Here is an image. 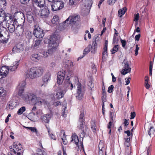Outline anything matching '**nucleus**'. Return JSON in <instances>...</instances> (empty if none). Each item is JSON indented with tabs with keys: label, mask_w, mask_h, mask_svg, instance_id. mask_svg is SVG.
<instances>
[{
	"label": "nucleus",
	"mask_w": 155,
	"mask_h": 155,
	"mask_svg": "<svg viewBox=\"0 0 155 155\" xmlns=\"http://www.w3.org/2000/svg\"><path fill=\"white\" fill-rule=\"evenodd\" d=\"M41 98L39 97H38L36 95V98L34 100V101L32 103H35V105H38V102H39V100H40Z\"/></svg>",
	"instance_id": "obj_55"
},
{
	"label": "nucleus",
	"mask_w": 155,
	"mask_h": 155,
	"mask_svg": "<svg viewBox=\"0 0 155 155\" xmlns=\"http://www.w3.org/2000/svg\"><path fill=\"white\" fill-rule=\"evenodd\" d=\"M68 64H66V65H67L68 66L72 67L73 66V62L71 61H70L69 60L67 61ZM67 62H66L67 63Z\"/></svg>",
	"instance_id": "obj_62"
},
{
	"label": "nucleus",
	"mask_w": 155,
	"mask_h": 155,
	"mask_svg": "<svg viewBox=\"0 0 155 155\" xmlns=\"http://www.w3.org/2000/svg\"><path fill=\"white\" fill-rule=\"evenodd\" d=\"M65 78L64 71H62L58 72V73L57 78V84L59 85L62 84L64 80H65Z\"/></svg>",
	"instance_id": "obj_15"
},
{
	"label": "nucleus",
	"mask_w": 155,
	"mask_h": 155,
	"mask_svg": "<svg viewBox=\"0 0 155 155\" xmlns=\"http://www.w3.org/2000/svg\"><path fill=\"white\" fill-rule=\"evenodd\" d=\"M6 91L2 87H0V95L3 97L6 95Z\"/></svg>",
	"instance_id": "obj_47"
},
{
	"label": "nucleus",
	"mask_w": 155,
	"mask_h": 155,
	"mask_svg": "<svg viewBox=\"0 0 155 155\" xmlns=\"http://www.w3.org/2000/svg\"><path fill=\"white\" fill-rule=\"evenodd\" d=\"M33 34L35 37L39 38H43L44 35L43 30L37 25H34Z\"/></svg>",
	"instance_id": "obj_9"
},
{
	"label": "nucleus",
	"mask_w": 155,
	"mask_h": 155,
	"mask_svg": "<svg viewBox=\"0 0 155 155\" xmlns=\"http://www.w3.org/2000/svg\"><path fill=\"white\" fill-rule=\"evenodd\" d=\"M21 17V18L23 20V23H24L25 22V17L24 13L21 12H15L14 15L13 17V20L12 17L10 16L8 17V18L10 20H12L13 24H14L15 23L16 25L17 24L18 22L17 20L19 19Z\"/></svg>",
	"instance_id": "obj_8"
},
{
	"label": "nucleus",
	"mask_w": 155,
	"mask_h": 155,
	"mask_svg": "<svg viewBox=\"0 0 155 155\" xmlns=\"http://www.w3.org/2000/svg\"><path fill=\"white\" fill-rule=\"evenodd\" d=\"M107 50H105V49H104V51L102 53V60L104 61L105 59L107 57Z\"/></svg>",
	"instance_id": "obj_43"
},
{
	"label": "nucleus",
	"mask_w": 155,
	"mask_h": 155,
	"mask_svg": "<svg viewBox=\"0 0 155 155\" xmlns=\"http://www.w3.org/2000/svg\"><path fill=\"white\" fill-rule=\"evenodd\" d=\"M8 15L4 10L0 11V25H3L4 23H6L7 21H8Z\"/></svg>",
	"instance_id": "obj_13"
},
{
	"label": "nucleus",
	"mask_w": 155,
	"mask_h": 155,
	"mask_svg": "<svg viewBox=\"0 0 155 155\" xmlns=\"http://www.w3.org/2000/svg\"><path fill=\"white\" fill-rule=\"evenodd\" d=\"M84 116V112L82 111L79 116V121L77 127L78 128L81 130L80 137L82 138L84 137L85 134V131L84 130L85 120Z\"/></svg>",
	"instance_id": "obj_5"
},
{
	"label": "nucleus",
	"mask_w": 155,
	"mask_h": 155,
	"mask_svg": "<svg viewBox=\"0 0 155 155\" xmlns=\"http://www.w3.org/2000/svg\"><path fill=\"white\" fill-rule=\"evenodd\" d=\"M61 137L63 141V143L66 145L67 143V141L66 140V137L65 135V132L63 130H61Z\"/></svg>",
	"instance_id": "obj_27"
},
{
	"label": "nucleus",
	"mask_w": 155,
	"mask_h": 155,
	"mask_svg": "<svg viewBox=\"0 0 155 155\" xmlns=\"http://www.w3.org/2000/svg\"><path fill=\"white\" fill-rule=\"evenodd\" d=\"M71 141H73L77 146H79V141L78 136L75 134H73L71 137Z\"/></svg>",
	"instance_id": "obj_26"
},
{
	"label": "nucleus",
	"mask_w": 155,
	"mask_h": 155,
	"mask_svg": "<svg viewBox=\"0 0 155 155\" xmlns=\"http://www.w3.org/2000/svg\"><path fill=\"white\" fill-rule=\"evenodd\" d=\"M127 10L126 7H124L122 9H120L118 11V16L119 17H121L124 15Z\"/></svg>",
	"instance_id": "obj_34"
},
{
	"label": "nucleus",
	"mask_w": 155,
	"mask_h": 155,
	"mask_svg": "<svg viewBox=\"0 0 155 155\" xmlns=\"http://www.w3.org/2000/svg\"><path fill=\"white\" fill-rule=\"evenodd\" d=\"M120 42L122 45V46L123 48H125L126 44V41L125 40H124L122 39H120Z\"/></svg>",
	"instance_id": "obj_53"
},
{
	"label": "nucleus",
	"mask_w": 155,
	"mask_h": 155,
	"mask_svg": "<svg viewBox=\"0 0 155 155\" xmlns=\"http://www.w3.org/2000/svg\"><path fill=\"white\" fill-rule=\"evenodd\" d=\"M99 41V38L97 36L95 39H93V43L90 49L91 53L93 54H95L97 51V44Z\"/></svg>",
	"instance_id": "obj_12"
},
{
	"label": "nucleus",
	"mask_w": 155,
	"mask_h": 155,
	"mask_svg": "<svg viewBox=\"0 0 155 155\" xmlns=\"http://www.w3.org/2000/svg\"><path fill=\"white\" fill-rule=\"evenodd\" d=\"M32 33L30 31H25V36L28 39H29L31 38Z\"/></svg>",
	"instance_id": "obj_40"
},
{
	"label": "nucleus",
	"mask_w": 155,
	"mask_h": 155,
	"mask_svg": "<svg viewBox=\"0 0 155 155\" xmlns=\"http://www.w3.org/2000/svg\"><path fill=\"white\" fill-rule=\"evenodd\" d=\"M114 111L112 110L110 112V120L113 121L114 120L115 117H114Z\"/></svg>",
	"instance_id": "obj_48"
},
{
	"label": "nucleus",
	"mask_w": 155,
	"mask_h": 155,
	"mask_svg": "<svg viewBox=\"0 0 155 155\" xmlns=\"http://www.w3.org/2000/svg\"><path fill=\"white\" fill-rule=\"evenodd\" d=\"M49 11L48 7L45 6L44 8L41 10L40 13L41 18H46L48 17L49 14Z\"/></svg>",
	"instance_id": "obj_16"
},
{
	"label": "nucleus",
	"mask_w": 155,
	"mask_h": 155,
	"mask_svg": "<svg viewBox=\"0 0 155 155\" xmlns=\"http://www.w3.org/2000/svg\"><path fill=\"white\" fill-rule=\"evenodd\" d=\"M38 95L40 97H43L45 95V93L41 90H39L38 92Z\"/></svg>",
	"instance_id": "obj_58"
},
{
	"label": "nucleus",
	"mask_w": 155,
	"mask_h": 155,
	"mask_svg": "<svg viewBox=\"0 0 155 155\" xmlns=\"http://www.w3.org/2000/svg\"><path fill=\"white\" fill-rule=\"evenodd\" d=\"M139 49V47H138V45H136V49L135 50V55L136 56L138 54V51Z\"/></svg>",
	"instance_id": "obj_61"
},
{
	"label": "nucleus",
	"mask_w": 155,
	"mask_h": 155,
	"mask_svg": "<svg viewBox=\"0 0 155 155\" xmlns=\"http://www.w3.org/2000/svg\"><path fill=\"white\" fill-rule=\"evenodd\" d=\"M19 65L18 62L15 61L13 63V65L11 66L8 67V71H15L18 68V67Z\"/></svg>",
	"instance_id": "obj_23"
},
{
	"label": "nucleus",
	"mask_w": 155,
	"mask_h": 155,
	"mask_svg": "<svg viewBox=\"0 0 155 155\" xmlns=\"http://www.w3.org/2000/svg\"><path fill=\"white\" fill-rule=\"evenodd\" d=\"M33 6V4L27 5L25 8V11L27 12H31V11L32 10Z\"/></svg>",
	"instance_id": "obj_45"
},
{
	"label": "nucleus",
	"mask_w": 155,
	"mask_h": 155,
	"mask_svg": "<svg viewBox=\"0 0 155 155\" xmlns=\"http://www.w3.org/2000/svg\"><path fill=\"white\" fill-rule=\"evenodd\" d=\"M139 18V14L137 13L134 15V21H138Z\"/></svg>",
	"instance_id": "obj_59"
},
{
	"label": "nucleus",
	"mask_w": 155,
	"mask_h": 155,
	"mask_svg": "<svg viewBox=\"0 0 155 155\" xmlns=\"http://www.w3.org/2000/svg\"><path fill=\"white\" fill-rule=\"evenodd\" d=\"M48 132L49 134V136L50 138L51 139L54 140H56L57 138L53 134L50 133V130H48Z\"/></svg>",
	"instance_id": "obj_50"
},
{
	"label": "nucleus",
	"mask_w": 155,
	"mask_h": 155,
	"mask_svg": "<svg viewBox=\"0 0 155 155\" xmlns=\"http://www.w3.org/2000/svg\"><path fill=\"white\" fill-rule=\"evenodd\" d=\"M50 118V116L48 114H46L45 116H42L41 117V120L42 122L47 123H48L49 122Z\"/></svg>",
	"instance_id": "obj_25"
},
{
	"label": "nucleus",
	"mask_w": 155,
	"mask_h": 155,
	"mask_svg": "<svg viewBox=\"0 0 155 155\" xmlns=\"http://www.w3.org/2000/svg\"><path fill=\"white\" fill-rule=\"evenodd\" d=\"M29 130L32 132H35L36 134H37L38 133V130L35 127H30Z\"/></svg>",
	"instance_id": "obj_54"
},
{
	"label": "nucleus",
	"mask_w": 155,
	"mask_h": 155,
	"mask_svg": "<svg viewBox=\"0 0 155 155\" xmlns=\"http://www.w3.org/2000/svg\"><path fill=\"white\" fill-rule=\"evenodd\" d=\"M130 143H124V145L126 147V155H131L132 151L130 146Z\"/></svg>",
	"instance_id": "obj_21"
},
{
	"label": "nucleus",
	"mask_w": 155,
	"mask_h": 155,
	"mask_svg": "<svg viewBox=\"0 0 155 155\" xmlns=\"http://www.w3.org/2000/svg\"><path fill=\"white\" fill-rule=\"evenodd\" d=\"M78 0H69V4L71 5H75Z\"/></svg>",
	"instance_id": "obj_52"
},
{
	"label": "nucleus",
	"mask_w": 155,
	"mask_h": 155,
	"mask_svg": "<svg viewBox=\"0 0 155 155\" xmlns=\"http://www.w3.org/2000/svg\"><path fill=\"white\" fill-rule=\"evenodd\" d=\"M77 89L76 97L79 100H81L83 97L85 90L84 87L82 86L81 84L79 82L77 84Z\"/></svg>",
	"instance_id": "obj_7"
},
{
	"label": "nucleus",
	"mask_w": 155,
	"mask_h": 155,
	"mask_svg": "<svg viewBox=\"0 0 155 155\" xmlns=\"http://www.w3.org/2000/svg\"><path fill=\"white\" fill-rule=\"evenodd\" d=\"M24 48V46L20 43L16 44L14 47L12 49V52L13 53L21 52Z\"/></svg>",
	"instance_id": "obj_14"
},
{
	"label": "nucleus",
	"mask_w": 155,
	"mask_h": 155,
	"mask_svg": "<svg viewBox=\"0 0 155 155\" xmlns=\"http://www.w3.org/2000/svg\"><path fill=\"white\" fill-rule=\"evenodd\" d=\"M41 41L37 39L33 43V46L34 48H37L39 47L41 43Z\"/></svg>",
	"instance_id": "obj_36"
},
{
	"label": "nucleus",
	"mask_w": 155,
	"mask_h": 155,
	"mask_svg": "<svg viewBox=\"0 0 155 155\" xmlns=\"http://www.w3.org/2000/svg\"><path fill=\"white\" fill-rule=\"evenodd\" d=\"M21 148L20 143L18 142H15L12 145L9 147V153L13 155H22L23 152L21 150Z\"/></svg>",
	"instance_id": "obj_4"
},
{
	"label": "nucleus",
	"mask_w": 155,
	"mask_h": 155,
	"mask_svg": "<svg viewBox=\"0 0 155 155\" xmlns=\"http://www.w3.org/2000/svg\"><path fill=\"white\" fill-rule=\"evenodd\" d=\"M51 22L53 24L55 25L58 24L59 22L58 17L57 15L54 16L52 19Z\"/></svg>",
	"instance_id": "obj_35"
},
{
	"label": "nucleus",
	"mask_w": 155,
	"mask_h": 155,
	"mask_svg": "<svg viewBox=\"0 0 155 155\" xmlns=\"http://www.w3.org/2000/svg\"><path fill=\"white\" fill-rule=\"evenodd\" d=\"M79 18V17L78 16H70L65 21L63 22V24H65L67 23V24L73 25L75 24L77 21H78Z\"/></svg>",
	"instance_id": "obj_11"
},
{
	"label": "nucleus",
	"mask_w": 155,
	"mask_h": 155,
	"mask_svg": "<svg viewBox=\"0 0 155 155\" xmlns=\"http://www.w3.org/2000/svg\"><path fill=\"white\" fill-rule=\"evenodd\" d=\"M35 5L39 8H43L45 4V0H34Z\"/></svg>",
	"instance_id": "obj_20"
},
{
	"label": "nucleus",
	"mask_w": 155,
	"mask_h": 155,
	"mask_svg": "<svg viewBox=\"0 0 155 155\" xmlns=\"http://www.w3.org/2000/svg\"><path fill=\"white\" fill-rule=\"evenodd\" d=\"M44 70L41 67H32L27 71L25 76L28 79H33L41 76Z\"/></svg>",
	"instance_id": "obj_3"
},
{
	"label": "nucleus",
	"mask_w": 155,
	"mask_h": 155,
	"mask_svg": "<svg viewBox=\"0 0 155 155\" xmlns=\"http://www.w3.org/2000/svg\"><path fill=\"white\" fill-rule=\"evenodd\" d=\"M65 83V84L63 87L64 89H66L67 90V88H70L71 90H72L73 88V85L71 83V82L70 80H68L67 81L64 82V83Z\"/></svg>",
	"instance_id": "obj_24"
},
{
	"label": "nucleus",
	"mask_w": 155,
	"mask_h": 155,
	"mask_svg": "<svg viewBox=\"0 0 155 155\" xmlns=\"http://www.w3.org/2000/svg\"><path fill=\"white\" fill-rule=\"evenodd\" d=\"M51 79V74L49 72L46 73L43 76L42 80L44 84L41 85V86H45L47 84L48 81Z\"/></svg>",
	"instance_id": "obj_19"
},
{
	"label": "nucleus",
	"mask_w": 155,
	"mask_h": 155,
	"mask_svg": "<svg viewBox=\"0 0 155 155\" xmlns=\"http://www.w3.org/2000/svg\"><path fill=\"white\" fill-rule=\"evenodd\" d=\"M67 91L66 89H64L63 87L61 89L60 92H57L54 97V99H59L64 97V94Z\"/></svg>",
	"instance_id": "obj_18"
},
{
	"label": "nucleus",
	"mask_w": 155,
	"mask_h": 155,
	"mask_svg": "<svg viewBox=\"0 0 155 155\" xmlns=\"http://www.w3.org/2000/svg\"><path fill=\"white\" fill-rule=\"evenodd\" d=\"M117 0H108V2L110 5H113Z\"/></svg>",
	"instance_id": "obj_63"
},
{
	"label": "nucleus",
	"mask_w": 155,
	"mask_h": 155,
	"mask_svg": "<svg viewBox=\"0 0 155 155\" xmlns=\"http://www.w3.org/2000/svg\"><path fill=\"white\" fill-rule=\"evenodd\" d=\"M5 0H0V11L4 10L6 6Z\"/></svg>",
	"instance_id": "obj_33"
},
{
	"label": "nucleus",
	"mask_w": 155,
	"mask_h": 155,
	"mask_svg": "<svg viewBox=\"0 0 155 155\" xmlns=\"http://www.w3.org/2000/svg\"><path fill=\"white\" fill-rule=\"evenodd\" d=\"M60 36L55 34L51 35L49 39L48 49L46 51H42L41 54L45 58L52 55L55 51L58 46Z\"/></svg>",
	"instance_id": "obj_1"
},
{
	"label": "nucleus",
	"mask_w": 155,
	"mask_h": 155,
	"mask_svg": "<svg viewBox=\"0 0 155 155\" xmlns=\"http://www.w3.org/2000/svg\"><path fill=\"white\" fill-rule=\"evenodd\" d=\"M119 45H115L113 48L111 50V52L112 54H114L118 51L119 49Z\"/></svg>",
	"instance_id": "obj_38"
},
{
	"label": "nucleus",
	"mask_w": 155,
	"mask_h": 155,
	"mask_svg": "<svg viewBox=\"0 0 155 155\" xmlns=\"http://www.w3.org/2000/svg\"><path fill=\"white\" fill-rule=\"evenodd\" d=\"M128 63H130V62L126 60H124L123 61L122 63L123 66V69L121 71V74L125 75L127 74L130 72L131 68L129 66Z\"/></svg>",
	"instance_id": "obj_10"
},
{
	"label": "nucleus",
	"mask_w": 155,
	"mask_h": 155,
	"mask_svg": "<svg viewBox=\"0 0 155 155\" xmlns=\"http://www.w3.org/2000/svg\"><path fill=\"white\" fill-rule=\"evenodd\" d=\"M6 26L8 27V29L10 32L11 33L15 31V28L14 24L12 23H8L6 24Z\"/></svg>",
	"instance_id": "obj_28"
},
{
	"label": "nucleus",
	"mask_w": 155,
	"mask_h": 155,
	"mask_svg": "<svg viewBox=\"0 0 155 155\" xmlns=\"http://www.w3.org/2000/svg\"><path fill=\"white\" fill-rule=\"evenodd\" d=\"M64 74H65V81L66 82L68 80H70V78L72 75V72L69 71H64Z\"/></svg>",
	"instance_id": "obj_29"
},
{
	"label": "nucleus",
	"mask_w": 155,
	"mask_h": 155,
	"mask_svg": "<svg viewBox=\"0 0 155 155\" xmlns=\"http://www.w3.org/2000/svg\"><path fill=\"white\" fill-rule=\"evenodd\" d=\"M30 0H20V2L22 4L26 5L28 3Z\"/></svg>",
	"instance_id": "obj_56"
},
{
	"label": "nucleus",
	"mask_w": 155,
	"mask_h": 155,
	"mask_svg": "<svg viewBox=\"0 0 155 155\" xmlns=\"http://www.w3.org/2000/svg\"><path fill=\"white\" fill-rule=\"evenodd\" d=\"M24 30V26L21 25H18L15 28V32L17 36H21L23 35Z\"/></svg>",
	"instance_id": "obj_17"
},
{
	"label": "nucleus",
	"mask_w": 155,
	"mask_h": 155,
	"mask_svg": "<svg viewBox=\"0 0 155 155\" xmlns=\"http://www.w3.org/2000/svg\"><path fill=\"white\" fill-rule=\"evenodd\" d=\"M51 10L53 11H56L62 9L64 5V2L62 1L54 0L50 4Z\"/></svg>",
	"instance_id": "obj_6"
},
{
	"label": "nucleus",
	"mask_w": 155,
	"mask_h": 155,
	"mask_svg": "<svg viewBox=\"0 0 155 155\" xmlns=\"http://www.w3.org/2000/svg\"><path fill=\"white\" fill-rule=\"evenodd\" d=\"M114 86L113 85H111L108 88L107 91L109 93H110L112 92L113 90L114 89Z\"/></svg>",
	"instance_id": "obj_57"
},
{
	"label": "nucleus",
	"mask_w": 155,
	"mask_h": 155,
	"mask_svg": "<svg viewBox=\"0 0 155 155\" xmlns=\"http://www.w3.org/2000/svg\"><path fill=\"white\" fill-rule=\"evenodd\" d=\"M134 39V36L133 35H132L130 36L129 39L127 40V42L128 43H130Z\"/></svg>",
	"instance_id": "obj_64"
},
{
	"label": "nucleus",
	"mask_w": 155,
	"mask_h": 155,
	"mask_svg": "<svg viewBox=\"0 0 155 155\" xmlns=\"http://www.w3.org/2000/svg\"><path fill=\"white\" fill-rule=\"evenodd\" d=\"M104 143H103L101 141H100L98 145L99 149L100 150L99 151H101L103 152V151L104 150Z\"/></svg>",
	"instance_id": "obj_39"
},
{
	"label": "nucleus",
	"mask_w": 155,
	"mask_h": 155,
	"mask_svg": "<svg viewBox=\"0 0 155 155\" xmlns=\"http://www.w3.org/2000/svg\"><path fill=\"white\" fill-rule=\"evenodd\" d=\"M26 85L24 81L20 82L17 87L18 90V95L25 101L29 103H32L36 98V95L32 92H26L23 94Z\"/></svg>",
	"instance_id": "obj_2"
},
{
	"label": "nucleus",
	"mask_w": 155,
	"mask_h": 155,
	"mask_svg": "<svg viewBox=\"0 0 155 155\" xmlns=\"http://www.w3.org/2000/svg\"><path fill=\"white\" fill-rule=\"evenodd\" d=\"M155 129L153 126H150L147 131V133L150 137H153L154 136Z\"/></svg>",
	"instance_id": "obj_30"
},
{
	"label": "nucleus",
	"mask_w": 155,
	"mask_h": 155,
	"mask_svg": "<svg viewBox=\"0 0 155 155\" xmlns=\"http://www.w3.org/2000/svg\"><path fill=\"white\" fill-rule=\"evenodd\" d=\"M136 116L135 113L134 112H133L131 113H130V119H134Z\"/></svg>",
	"instance_id": "obj_60"
},
{
	"label": "nucleus",
	"mask_w": 155,
	"mask_h": 155,
	"mask_svg": "<svg viewBox=\"0 0 155 155\" xmlns=\"http://www.w3.org/2000/svg\"><path fill=\"white\" fill-rule=\"evenodd\" d=\"M26 17L29 23H31L34 20V17L33 16V14L31 12H27L26 14Z\"/></svg>",
	"instance_id": "obj_22"
},
{
	"label": "nucleus",
	"mask_w": 155,
	"mask_h": 155,
	"mask_svg": "<svg viewBox=\"0 0 155 155\" xmlns=\"http://www.w3.org/2000/svg\"><path fill=\"white\" fill-rule=\"evenodd\" d=\"M25 110V107L23 106L19 109L17 112V114L18 115H21Z\"/></svg>",
	"instance_id": "obj_44"
},
{
	"label": "nucleus",
	"mask_w": 155,
	"mask_h": 155,
	"mask_svg": "<svg viewBox=\"0 0 155 155\" xmlns=\"http://www.w3.org/2000/svg\"><path fill=\"white\" fill-rule=\"evenodd\" d=\"M92 4V2L91 0H89L85 3V5L86 7L88 9H90Z\"/></svg>",
	"instance_id": "obj_42"
},
{
	"label": "nucleus",
	"mask_w": 155,
	"mask_h": 155,
	"mask_svg": "<svg viewBox=\"0 0 155 155\" xmlns=\"http://www.w3.org/2000/svg\"><path fill=\"white\" fill-rule=\"evenodd\" d=\"M103 90V92H102V96L101 98L102 101H103V102L104 101H106V92L105 90L103 89V88H102Z\"/></svg>",
	"instance_id": "obj_49"
},
{
	"label": "nucleus",
	"mask_w": 155,
	"mask_h": 155,
	"mask_svg": "<svg viewBox=\"0 0 155 155\" xmlns=\"http://www.w3.org/2000/svg\"><path fill=\"white\" fill-rule=\"evenodd\" d=\"M8 73L3 72L2 71H0V79L5 77Z\"/></svg>",
	"instance_id": "obj_51"
},
{
	"label": "nucleus",
	"mask_w": 155,
	"mask_h": 155,
	"mask_svg": "<svg viewBox=\"0 0 155 155\" xmlns=\"http://www.w3.org/2000/svg\"><path fill=\"white\" fill-rule=\"evenodd\" d=\"M8 67L3 66L0 69V71H2L3 72L8 73Z\"/></svg>",
	"instance_id": "obj_46"
},
{
	"label": "nucleus",
	"mask_w": 155,
	"mask_h": 155,
	"mask_svg": "<svg viewBox=\"0 0 155 155\" xmlns=\"http://www.w3.org/2000/svg\"><path fill=\"white\" fill-rule=\"evenodd\" d=\"M16 103L14 101H10L7 104V108L12 109L15 107Z\"/></svg>",
	"instance_id": "obj_32"
},
{
	"label": "nucleus",
	"mask_w": 155,
	"mask_h": 155,
	"mask_svg": "<svg viewBox=\"0 0 155 155\" xmlns=\"http://www.w3.org/2000/svg\"><path fill=\"white\" fill-rule=\"evenodd\" d=\"M91 47V45H89L84 49L83 52V54L84 55L87 54L90 51V49Z\"/></svg>",
	"instance_id": "obj_41"
},
{
	"label": "nucleus",
	"mask_w": 155,
	"mask_h": 155,
	"mask_svg": "<svg viewBox=\"0 0 155 155\" xmlns=\"http://www.w3.org/2000/svg\"><path fill=\"white\" fill-rule=\"evenodd\" d=\"M39 101H40L39 102L37 103L38 105H41L43 104L48 105L49 104L48 102L44 99H41V98L40 100H39Z\"/></svg>",
	"instance_id": "obj_37"
},
{
	"label": "nucleus",
	"mask_w": 155,
	"mask_h": 155,
	"mask_svg": "<svg viewBox=\"0 0 155 155\" xmlns=\"http://www.w3.org/2000/svg\"><path fill=\"white\" fill-rule=\"evenodd\" d=\"M32 60L34 61H38L41 58L40 56L38 54H32L31 57Z\"/></svg>",
	"instance_id": "obj_31"
}]
</instances>
